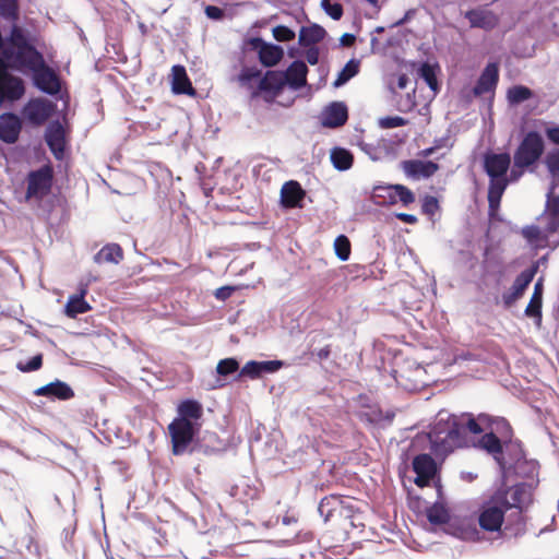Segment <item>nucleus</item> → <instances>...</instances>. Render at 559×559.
<instances>
[{"mask_svg":"<svg viewBox=\"0 0 559 559\" xmlns=\"http://www.w3.org/2000/svg\"><path fill=\"white\" fill-rule=\"evenodd\" d=\"M489 431L479 439L480 448L492 454L500 466L504 478L514 474L534 485L537 475V462L525 459L520 444L506 443V453L501 441L496 436L500 432L506 438L510 432V426L504 419L490 420L487 415L474 418L471 415L455 416L448 412H439L437 419L428 433L431 449L437 454H447L456 448L475 445V436Z\"/></svg>","mask_w":559,"mask_h":559,"instance_id":"1","label":"nucleus"},{"mask_svg":"<svg viewBox=\"0 0 559 559\" xmlns=\"http://www.w3.org/2000/svg\"><path fill=\"white\" fill-rule=\"evenodd\" d=\"M12 43L17 49H5L4 58L9 61L12 69L33 73L34 84L40 91L55 95L60 91V81L49 67L46 66L43 55L31 45L24 34V31L14 24L12 26Z\"/></svg>","mask_w":559,"mask_h":559,"instance_id":"2","label":"nucleus"},{"mask_svg":"<svg viewBox=\"0 0 559 559\" xmlns=\"http://www.w3.org/2000/svg\"><path fill=\"white\" fill-rule=\"evenodd\" d=\"M511 157L508 153H488L484 157V168L489 177L488 203L489 214L493 216L500 206V201L509 182H511Z\"/></svg>","mask_w":559,"mask_h":559,"instance_id":"3","label":"nucleus"},{"mask_svg":"<svg viewBox=\"0 0 559 559\" xmlns=\"http://www.w3.org/2000/svg\"><path fill=\"white\" fill-rule=\"evenodd\" d=\"M544 152L543 138L537 132H528L514 153L511 180H519L526 167L536 163Z\"/></svg>","mask_w":559,"mask_h":559,"instance_id":"4","label":"nucleus"},{"mask_svg":"<svg viewBox=\"0 0 559 559\" xmlns=\"http://www.w3.org/2000/svg\"><path fill=\"white\" fill-rule=\"evenodd\" d=\"M532 483H521L506 491H499L496 493V496L500 498L502 506L508 510H516L515 513L519 519L521 518V512L532 502Z\"/></svg>","mask_w":559,"mask_h":559,"instance_id":"5","label":"nucleus"},{"mask_svg":"<svg viewBox=\"0 0 559 559\" xmlns=\"http://www.w3.org/2000/svg\"><path fill=\"white\" fill-rule=\"evenodd\" d=\"M200 429L199 423H186L183 419H174L168 426L171 437L173 453H185Z\"/></svg>","mask_w":559,"mask_h":559,"instance_id":"6","label":"nucleus"},{"mask_svg":"<svg viewBox=\"0 0 559 559\" xmlns=\"http://www.w3.org/2000/svg\"><path fill=\"white\" fill-rule=\"evenodd\" d=\"M9 68H11L9 61L0 58V103L17 100L25 93L23 80L11 74L8 71Z\"/></svg>","mask_w":559,"mask_h":559,"instance_id":"7","label":"nucleus"},{"mask_svg":"<svg viewBox=\"0 0 559 559\" xmlns=\"http://www.w3.org/2000/svg\"><path fill=\"white\" fill-rule=\"evenodd\" d=\"M508 509L502 506L500 498L496 495L487 502L478 516L480 527L487 532H501V526L504 521V512Z\"/></svg>","mask_w":559,"mask_h":559,"instance_id":"8","label":"nucleus"},{"mask_svg":"<svg viewBox=\"0 0 559 559\" xmlns=\"http://www.w3.org/2000/svg\"><path fill=\"white\" fill-rule=\"evenodd\" d=\"M52 185V169L49 166L31 171L27 176L26 199L37 201L44 199L50 191Z\"/></svg>","mask_w":559,"mask_h":559,"instance_id":"9","label":"nucleus"},{"mask_svg":"<svg viewBox=\"0 0 559 559\" xmlns=\"http://www.w3.org/2000/svg\"><path fill=\"white\" fill-rule=\"evenodd\" d=\"M522 236L535 248H555L559 245V235H557V231L549 230V221H547L546 227L539 225L524 227Z\"/></svg>","mask_w":559,"mask_h":559,"instance_id":"10","label":"nucleus"},{"mask_svg":"<svg viewBox=\"0 0 559 559\" xmlns=\"http://www.w3.org/2000/svg\"><path fill=\"white\" fill-rule=\"evenodd\" d=\"M53 105L44 98L31 99L22 110L23 117L32 124H43L52 114Z\"/></svg>","mask_w":559,"mask_h":559,"instance_id":"11","label":"nucleus"},{"mask_svg":"<svg viewBox=\"0 0 559 559\" xmlns=\"http://www.w3.org/2000/svg\"><path fill=\"white\" fill-rule=\"evenodd\" d=\"M535 270L523 271L514 281L513 285L501 296V302L504 308H511L524 294L530 283L533 281Z\"/></svg>","mask_w":559,"mask_h":559,"instance_id":"12","label":"nucleus"},{"mask_svg":"<svg viewBox=\"0 0 559 559\" xmlns=\"http://www.w3.org/2000/svg\"><path fill=\"white\" fill-rule=\"evenodd\" d=\"M404 174L414 180L427 179L439 169L438 164L431 160L409 159L401 163Z\"/></svg>","mask_w":559,"mask_h":559,"instance_id":"13","label":"nucleus"},{"mask_svg":"<svg viewBox=\"0 0 559 559\" xmlns=\"http://www.w3.org/2000/svg\"><path fill=\"white\" fill-rule=\"evenodd\" d=\"M413 469L416 474L415 484L419 487H424L435 477L437 466L430 455L420 454L414 459Z\"/></svg>","mask_w":559,"mask_h":559,"instance_id":"14","label":"nucleus"},{"mask_svg":"<svg viewBox=\"0 0 559 559\" xmlns=\"http://www.w3.org/2000/svg\"><path fill=\"white\" fill-rule=\"evenodd\" d=\"M348 112L347 107L342 102H334L326 106L321 116L320 120L325 128H338L347 121Z\"/></svg>","mask_w":559,"mask_h":559,"instance_id":"15","label":"nucleus"},{"mask_svg":"<svg viewBox=\"0 0 559 559\" xmlns=\"http://www.w3.org/2000/svg\"><path fill=\"white\" fill-rule=\"evenodd\" d=\"M22 130V121L15 114L7 112L0 116V139L13 144L19 140Z\"/></svg>","mask_w":559,"mask_h":559,"instance_id":"16","label":"nucleus"},{"mask_svg":"<svg viewBox=\"0 0 559 559\" xmlns=\"http://www.w3.org/2000/svg\"><path fill=\"white\" fill-rule=\"evenodd\" d=\"M45 140L55 157L61 159L66 146L64 129L62 124L58 121L49 123L46 129Z\"/></svg>","mask_w":559,"mask_h":559,"instance_id":"17","label":"nucleus"},{"mask_svg":"<svg viewBox=\"0 0 559 559\" xmlns=\"http://www.w3.org/2000/svg\"><path fill=\"white\" fill-rule=\"evenodd\" d=\"M287 85V76L282 71H267L265 75L259 80V86L252 94L258 92H266L273 95L278 94Z\"/></svg>","mask_w":559,"mask_h":559,"instance_id":"18","label":"nucleus"},{"mask_svg":"<svg viewBox=\"0 0 559 559\" xmlns=\"http://www.w3.org/2000/svg\"><path fill=\"white\" fill-rule=\"evenodd\" d=\"M499 79L498 67L495 63H489L479 76L477 84L474 87L476 96H483L493 93Z\"/></svg>","mask_w":559,"mask_h":559,"instance_id":"19","label":"nucleus"},{"mask_svg":"<svg viewBox=\"0 0 559 559\" xmlns=\"http://www.w3.org/2000/svg\"><path fill=\"white\" fill-rule=\"evenodd\" d=\"M472 27H479L484 29H491L498 23L497 15L488 9L479 8L469 10L465 13Z\"/></svg>","mask_w":559,"mask_h":559,"instance_id":"20","label":"nucleus"},{"mask_svg":"<svg viewBox=\"0 0 559 559\" xmlns=\"http://www.w3.org/2000/svg\"><path fill=\"white\" fill-rule=\"evenodd\" d=\"M283 366L281 360H269V361H248L241 369V376H248L250 378H258L263 373H272L277 371Z\"/></svg>","mask_w":559,"mask_h":559,"instance_id":"21","label":"nucleus"},{"mask_svg":"<svg viewBox=\"0 0 559 559\" xmlns=\"http://www.w3.org/2000/svg\"><path fill=\"white\" fill-rule=\"evenodd\" d=\"M34 393L39 396H48L63 401L70 400L74 395L73 390L66 382L59 380L36 389Z\"/></svg>","mask_w":559,"mask_h":559,"instance_id":"22","label":"nucleus"},{"mask_svg":"<svg viewBox=\"0 0 559 559\" xmlns=\"http://www.w3.org/2000/svg\"><path fill=\"white\" fill-rule=\"evenodd\" d=\"M171 87L175 94L194 95V90L182 66H174L171 69Z\"/></svg>","mask_w":559,"mask_h":559,"instance_id":"23","label":"nucleus"},{"mask_svg":"<svg viewBox=\"0 0 559 559\" xmlns=\"http://www.w3.org/2000/svg\"><path fill=\"white\" fill-rule=\"evenodd\" d=\"M307 66L302 61H294L284 74L287 76V85L293 90L302 87L307 80Z\"/></svg>","mask_w":559,"mask_h":559,"instance_id":"24","label":"nucleus"},{"mask_svg":"<svg viewBox=\"0 0 559 559\" xmlns=\"http://www.w3.org/2000/svg\"><path fill=\"white\" fill-rule=\"evenodd\" d=\"M305 195L304 190L297 181L286 182L281 190L282 203L286 207H295L299 204Z\"/></svg>","mask_w":559,"mask_h":559,"instance_id":"25","label":"nucleus"},{"mask_svg":"<svg viewBox=\"0 0 559 559\" xmlns=\"http://www.w3.org/2000/svg\"><path fill=\"white\" fill-rule=\"evenodd\" d=\"M202 415V405L194 400H187L179 404L178 417L176 419H183L186 423H199Z\"/></svg>","mask_w":559,"mask_h":559,"instance_id":"26","label":"nucleus"},{"mask_svg":"<svg viewBox=\"0 0 559 559\" xmlns=\"http://www.w3.org/2000/svg\"><path fill=\"white\" fill-rule=\"evenodd\" d=\"M123 258V252L120 246L109 243L103 247L94 257L96 263H119Z\"/></svg>","mask_w":559,"mask_h":559,"instance_id":"27","label":"nucleus"},{"mask_svg":"<svg viewBox=\"0 0 559 559\" xmlns=\"http://www.w3.org/2000/svg\"><path fill=\"white\" fill-rule=\"evenodd\" d=\"M86 292V287H83L79 295H73L69 298L66 305V314L68 317L75 318L78 314L85 313L90 310V306L84 299Z\"/></svg>","mask_w":559,"mask_h":559,"instance_id":"28","label":"nucleus"},{"mask_svg":"<svg viewBox=\"0 0 559 559\" xmlns=\"http://www.w3.org/2000/svg\"><path fill=\"white\" fill-rule=\"evenodd\" d=\"M325 36V31L319 25L302 27L299 33V43L302 46H309L321 41Z\"/></svg>","mask_w":559,"mask_h":559,"instance_id":"29","label":"nucleus"},{"mask_svg":"<svg viewBox=\"0 0 559 559\" xmlns=\"http://www.w3.org/2000/svg\"><path fill=\"white\" fill-rule=\"evenodd\" d=\"M331 162L337 170L344 171L352 167L353 155L345 148L335 147L331 151Z\"/></svg>","mask_w":559,"mask_h":559,"instance_id":"30","label":"nucleus"},{"mask_svg":"<svg viewBox=\"0 0 559 559\" xmlns=\"http://www.w3.org/2000/svg\"><path fill=\"white\" fill-rule=\"evenodd\" d=\"M542 298H543V284H542V280H538L535 283L534 293H533L531 300L525 309V314L527 317L540 318Z\"/></svg>","mask_w":559,"mask_h":559,"instance_id":"31","label":"nucleus"},{"mask_svg":"<svg viewBox=\"0 0 559 559\" xmlns=\"http://www.w3.org/2000/svg\"><path fill=\"white\" fill-rule=\"evenodd\" d=\"M282 57L283 49L273 45H264L259 51L260 61L266 67L275 66Z\"/></svg>","mask_w":559,"mask_h":559,"instance_id":"32","label":"nucleus"},{"mask_svg":"<svg viewBox=\"0 0 559 559\" xmlns=\"http://www.w3.org/2000/svg\"><path fill=\"white\" fill-rule=\"evenodd\" d=\"M543 221H549V230L558 231L559 228V195L547 200V215Z\"/></svg>","mask_w":559,"mask_h":559,"instance_id":"33","label":"nucleus"},{"mask_svg":"<svg viewBox=\"0 0 559 559\" xmlns=\"http://www.w3.org/2000/svg\"><path fill=\"white\" fill-rule=\"evenodd\" d=\"M359 69V62L352 59L349 60L345 67L342 69V71L338 73L336 80L334 81L333 85L335 87H340L347 83L352 78H354L358 73Z\"/></svg>","mask_w":559,"mask_h":559,"instance_id":"34","label":"nucleus"},{"mask_svg":"<svg viewBox=\"0 0 559 559\" xmlns=\"http://www.w3.org/2000/svg\"><path fill=\"white\" fill-rule=\"evenodd\" d=\"M261 79V71L257 68H243L238 78L240 84L249 90H252L254 84L259 85Z\"/></svg>","mask_w":559,"mask_h":559,"instance_id":"35","label":"nucleus"},{"mask_svg":"<svg viewBox=\"0 0 559 559\" xmlns=\"http://www.w3.org/2000/svg\"><path fill=\"white\" fill-rule=\"evenodd\" d=\"M376 190L377 191H379V190L394 191L395 195L399 197L400 201L404 205L411 204L415 201L414 193L408 188H406L405 186H402V185H394V186H389V187H384V188L379 187Z\"/></svg>","mask_w":559,"mask_h":559,"instance_id":"36","label":"nucleus"},{"mask_svg":"<svg viewBox=\"0 0 559 559\" xmlns=\"http://www.w3.org/2000/svg\"><path fill=\"white\" fill-rule=\"evenodd\" d=\"M0 15L10 22H15L19 17L16 0H0Z\"/></svg>","mask_w":559,"mask_h":559,"instance_id":"37","label":"nucleus"},{"mask_svg":"<svg viewBox=\"0 0 559 559\" xmlns=\"http://www.w3.org/2000/svg\"><path fill=\"white\" fill-rule=\"evenodd\" d=\"M334 250L336 257L341 261H347L350 255V242L348 238L344 235H340L338 237H336V239L334 240Z\"/></svg>","mask_w":559,"mask_h":559,"instance_id":"38","label":"nucleus"},{"mask_svg":"<svg viewBox=\"0 0 559 559\" xmlns=\"http://www.w3.org/2000/svg\"><path fill=\"white\" fill-rule=\"evenodd\" d=\"M531 95V90L525 86H514L508 91V99L512 104H520L528 99Z\"/></svg>","mask_w":559,"mask_h":559,"instance_id":"39","label":"nucleus"},{"mask_svg":"<svg viewBox=\"0 0 559 559\" xmlns=\"http://www.w3.org/2000/svg\"><path fill=\"white\" fill-rule=\"evenodd\" d=\"M427 518L433 524H443L449 520V514L442 506L435 504L429 508Z\"/></svg>","mask_w":559,"mask_h":559,"instance_id":"40","label":"nucleus"},{"mask_svg":"<svg viewBox=\"0 0 559 559\" xmlns=\"http://www.w3.org/2000/svg\"><path fill=\"white\" fill-rule=\"evenodd\" d=\"M359 417L370 424H379L383 419V414L377 406L366 405V409L359 412Z\"/></svg>","mask_w":559,"mask_h":559,"instance_id":"41","label":"nucleus"},{"mask_svg":"<svg viewBox=\"0 0 559 559\" xmlns=\"http://www.w3.org/2000/svg\"><path fill=\"white\" fill-rule=\"evenodd\" d=\"M420 76L425 80V82L428 84V86L433 91L437 92L438 90V82L435 73V69L429 63H424L420 67L419 70Z\"/></svg>","mask_w":559,"mask_h":559,"instance_id":"42","label":"nucleus"},{"mask_svg":"<svg viewBox=\"0 0 559 559\" xmlns=\"http://www.w3.org/2000/svg\"><path fill=\"white\" fill-rule=\"evenodd\" d=\"M546 165L555 180H559V148L552 150L546 156Z\"/></svg>","mask_w":559,"mask_h":559,"instance_id":"43","label":"nucleus"},{"mask_svg":"<svg viewBox=\"0 0 559 559\" xmlns=\"http://www.w3.org/2000/svg\"><path fill=\"white\" fill-rule=\"evenodd\" d=\"M238 369V361L234 358H226L217 364L216 371L222 376H227Z\"/></svg>","mask_w":559,"mask_h":559,"instance_id":"44","label":"nucleus"},{"mask_svg":"<svg viewBox=\"0 0 559 559\" xmlns=\"http://www.w3.org/2000/svg\"><path fill=\"white\" fill-rule=\"evenodd\" d=\"M406 123H407V121L400 116L383 117V118L379 119V126L382 129H393V128L405 126Z\"/></svg>","mask_w":559,"mask_h":559,"instance_id":"45","label":"nucleus"},{"mask_svg":"<svg viewBox=\"0 0 559 559\" xmlns=\"http://www.w3.org/2000/svg\"><path fill=\"white\" fill-rule=\"evenodd\" d=\"M322 8L324 11L333 19V20H340L343 14V8L338 3H331L329 0H322L321 2Z\"/></svg>","mask_w":559,"mask_h":559,"instance_id":"46","label":"nucleus"},{"mask_svg":"<svg viewBox=\"0 0 559 559\" xmlns=\"http://www.w3.org/2000/svg\"><path fill=\"white\" fill-rule=\"evenodd\" d=\"M273 35L278 41H289L295 37V33L284 25L274 27Z\"/></svg>","mask_w":559,"mask_h":559,"instance_id":"47","label":"nucleus"},{"mask_svg":"<svg viewBox=\"0 0 559 559\" xmlns=\"http://www.w3.org/2000/svg\"><path fill=\"white\" fill-rule=\"evenodd\" d=\"M41 362V355H36L32 359H29L25 365L20 362L17 365V368L24 372L34 371L40 368Z\"/></svg>","mask_w":559,"mask_h":559,"instance_id":"48","label":"nucleus"},{"mask_svg":"<svg viewBox=\"0 0 559 559\" xmlns=\"http://www.w3.org/2000/svg\"><path fill=\"white\" fill-rule=\"evenodd\" d=\"M205 14L211 20H221L224 16V11L215 5H207L205 8Z\"/></svg>","mask_w":559,"mask_h":559,"instance_id":"49","label":"nucleus"},{"mask_svg":"<svg viewBox=\"0 0 559 559\" xmlns=\"http://www.w3.org/2000/svg\"><path fill=\"white\" fill-rule=\"evenodd\" d=\"M437 207H438V202H437V200L435 198H432V197L426 198L425 203H424L425 212L433 213V211Z\"/></svg>","mask_w":559,"mask_h":559,"instance_id":"50","label":"nucleus"},{"mask_svg":"<svg viewBox=\"0 0 559 559\" xmlns=\"http://www.w3.org/2000/svg\"><path fill=\"white\" fill-rule=\"evenodd\" d=\"M546 134L551 142L559 144V127L548 128Z\"/></svg>","mask_w":559,"mask_h":559,"instance_id":"51","label":"nucleus"},{"mask_svg":"<svg viewBox=\"0 0 559 559\" xmlns=\"http://www.w3.org/2000/svg\"><path fill=\"white\" fill-rule=\"evenodd\" d=\"M233 288L231 287H221L216 290L215 296L218 299H227L231 295Z\"/></svg>","mask_w":559,"mask_h":559,"instance_id":"52","label":"nucleus"},{"mask_svg":"<svg viewBox=\"0 0 559 559\" xmlns=\"http://www.w3.org/2000/svg\"><path fill=\"white\" fill-rule=\"evenodd\" d=\"M396 217L407 224H415L417 222L416 216L406 213H397Z\"/></svg>","mask_w":559,"mask_h":559,"instance_id":"53","label":"nucleus"},{"mask_svg":"<svg viewBox=\"0 0 559 559\" xmlns=\"http://www.w3.org/2000/svg\"><path fill=\"white\" fill-rule=\"evenodd\" d=\"M319 59V53L316 49H310L307 51V61L311 64H316Z\"/></svg>","mask_w":559,"mask_h":559,"instance_id":"54","label":"nucleus"},{"mask_svg":"<svg viewBox=\"0 0 559 559\" xmlns=\"http://www.w3.org/2000/svg\"><path fill=\"white\" fill-rule=\"evenodd\" d=\"M354 41H355V36L352 34H344L341 37V43L344 46H350V45H353Z\"/></svg>","mask_w":559,"mask_h":559,"instance_id":"55","label":"nucleus"},{"mask_svg":"<svg viewBox=\"0 0 559 559\" xmlns=\"http://www.w3.org/2000/svg\"><path fill=\"white\" fill-rule=\"evenodd\" d=\"M408 82H409V78L407 75H404V74L401 75L397 80L399 88L404 90L407 86Z\"/></svg>","mask_w":559,"mask_h":559,"instance_id":"56","label":"nucleus"},{"mask_svg":"<svg viewBox=\"0 0 559 559\" xmlns=\"http://www.w3.org/2000/svg\"><path fill=\"white\" fill-rule=\"evenodd\" d=\"M435 150V147L425 148L424 151L420 152V155L423 157H428L433 154Z\"/></svg>","mask_w":559,"mask_h":559,"instance_id":"57","label":"nucleus"},{"mask_svg":"<svg viewBox=\"0 0 559 559\" xmlns=\"http://www.w3.org/2000/svg\"><path fill=\"white\" fill-rule=\"evenodd\" d=\"M522 531H523V524L519 521V522L516 523L515 528L513 530V534H514V535H518V534H519V533H521Z\"/></svg>","mask_w":559,"mask_h":559,"instance_id":"58","label":"nucleus"},{"mask_svg":"<svg viewBox=\"0 0 559 559\" xmlns=\"http://www.w3.org/2000/svg\"><path fill=\"white\" fill-rule=\"evenodd\" d=\"M462 478L472 481L474 479V476L472 473H462Z\"/></svg>","mask_w":559,"mask_h":559,"instance_id":"59","label":"nucleus"},{"mask_svg":"<svg viewBox=\"0 0 559 559\" xmlns=\"http://www.w3.org/2000/svg\"><path fill=\"white\" fill-rule=\"evenodd\" d=\"M409 13H411V12H407V13L405 14V17H404V19H402L401 21H399L396 24H397V25L403 24V23L408 19Z\"/></svg>","mask_w":559,"mask_h":559,"instance_id":"60","label":"nucleus"},{"mask_svg":"<svg viewBox=\"0 0 559 559\" xmlns=\"http://www.w3.org/2000/svg\"><path fill=\"white\" fill-rule=\"evenodd\" d=\"M368 154L370 155L371 159H373V160H378V159L380 158V157H379L377 154H374V153H370V152H368Z\"/></svg>","mask_w":559,"mask_h":559,"instance_id":"61","label":"nucleus"},{"mask_svg":"<svg viewBox=\"0 0 559 559\" xmlns=\"http://www.w3.org/2000/svg\"><path fill=\"white\" fill-rule=\"evenodd\" d=\"M283 522H284V524L288 525V524H290L292 519L286 516L283 519Z\"/></svg>","mask_w":559,"mask_h":559,"instance_id":"62","label":"nucleus"},{"mask_svg":"<svg viewBox=\"0 0 559 559\" xmlns=\"http://www.w3.org/2000/svg\"><path fill=\"white\" fill-rule=\"evenodd\" d=\"M366 1L372 5H377V3H378V0H366Z\"/></svg>","mask_w":559,"mask_h":559,"instance_id":"63","label":"nucleus"},{"mask_svg":"<svg viewBox=\"0 0 559 559\" xmlns=\"http://www.w3.org/2000/svg\"><path fill=\"white\" fill-rule=\"evenodd\" d=\"M326 355H328V352H321V353H320V356H321V357H323V356L325 357Z\"/></svg>","mask_w":559,"mask_h":559,"instance_id":"64","label":"nucleus"}]
</instances>
